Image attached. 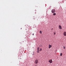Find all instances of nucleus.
<instances>
[{
    "instance_id": "nucleus-1",
    "label": "nucleus",
    "mask_w": 66,
    "mask_h": 66,
    "mask_svg": "<svg viewBox=\"0 0 66 66\" xmlns=\"http://www.w3.org/2000/svg\"><path fill=\"white\" fill-rule=\"evenodd\" d=\"M51 12L52 13H54L55 12V9H53L52 10Z\"/></svg>"
},
{
    "instance_id": "nucleus-2",
    "label": "nucleus",
    "mask_w": 66,
    "mask_h": 66,
    "mask_svg": "<svg viewBox=\"0 0 66 66\" xmlns=\"http://www.w3.org/2000/svg\"><path fill=\"white\" fill-rule=\"evenodd\" d=\"M35 63L36 64H37L38 63V60H35Z\"/></svg>"
},
{
    "instance_id": "nucleus-3",
    "label": "nucleus",
    "mask_w": 66,
    "mask_h": 66,
    "mask_svg": "<svg viewBox=\"0 0 66 66\" xmlns=\"http://www.w3.org/2000/svg\"><path fill=\"white\" fill-rule=\"evenodd\" d=\"M39 47H38L37 48V53H39Z\"/></svg>"
},
{
    "instance_id": "nucleus-4",
    "label": "nucleus",
    "mask_w": 66,
    "mask_h": 66,
    "mask_svg": "<svg viewBox=\"0 0 66 66\" xmlns=\"http://www.w3.org/2000/svg\"><path fill=\"white\" fill-rule=\"evenodd\" d=\"M49 62L50 63H52V60H50L49 61Z\"/></svg>"
},
{
    "instance_id": "nucleus-5",
    "label": "nucleus",
    "mask_w": 66,
    "mask_h": 66,
    "mask_svg": "<svg viewBox=\"0 0 66 66\" xmlns=\"http://www.w3.org/2000/svg\"><path fill=\"white\" fill-rule=\"evenodd\" d=\"M59 29H60V30L62 29V26L61 25H59Z\"/></svg>"
},
{
    "instance_id": "nucleus-6",
    "label": "nucleus",
    "mask_w": 66,
    "mask_h": 66,
    "mask_svg": "<svg viewBox=\"0 0 66 66\" xmlns=\"http://www.w3.org/2000/svg\"><path fill=\"white\" fill-rule=\"evenodd\" d=\"M63 35L64 36H66V32H64L63 33Z\"/></svg>"
},
{
    "instance_id": "nucleus-7",
    "label": "nucleus",
    "mask_w": 66,
    "mask_h": 66,
    "mask_svg": "<svg viewBox=\"0 0 66 66\" xmlns=\"http://www.w3.org/2000/svg\"><path fill=\"white\" fill-rule=\"evenodd\" d=\"M52 47V46H51V45H50V44L49 45V48H51Z\"/></svg>"
},
{
    "instance_id": "nucleus-8",
    "label": "nucleus",
    "mask_w": 66,
    "mask_h": 66,
    "mask_svg": "<svg viewBox=\"0 0 66 66\" xmlns=\"http://www.w3.org/2000/svg\"><path fill=\"white\" fill-rule=\"evenodd\" d=\"M53 15L54 16H55V15H56V13H54L53 14Z\"/></svg>"
},
{
    "instance_id": "nucleus-9",
    "label": "nucleus",
    "mask_w": 66,
    "mask_h": 66,
    "mask_svg": "<svg viewBox=\"0 0 66 66\" xmlns=\"http://www.w3.org/2000/svg\"><path fill=\"white\" fill-rule=\"evenodd\" d=\"M42 48H41L39 50V51H42Z\"/></svg>"
},
{
    "instance_id": "nucleus-10",
    "label": "nucleus",
    "mask_w": 66,
    "mask_h": 66,
    "mask_svg": "<svg viewBox=\"0 0 66 66\" xmlns=\"http://www.w3.org/2000/svg\"><path fill=\"white\" fill-rule=\"evenodd\" d=\"M40 34H42V31H40Z\"/></svg>"
},
{
    "instance_id": "nucleus-11",
    "label": "nucleus",
    "mask_w": 66,
    "mask_h": 66,
    "mask_svg": "<svg viewBox=\"0 0 66 66\" xmlns=\"http://www.w3.org/2000/svg\"><path fill=\"white\" fill-rule=\"evenodd\" d=\"M60 56H62V53H60Z\"/></svg>"
},
{
    "instance_id": "nucleus-12",
    "label": "nucleus",
    "mask_w": 66,
    "mask_h": 66,
    "mask_svg": "<svg viewBox=\"0 0 66 66\" xmlns=\"http://www.w3.org/2000/svg\"><path fill=\"white\" fill-rule=\"evenodd\" d=\"M63 48L64 49H65V47L64 46H63Z\"/></svg>"
},
{
    "instance_id": "nucleus-13",
    "label": "nucleus",
    "mask_w": 66,
    "mask_h": 66,
    "mask_svg": "<svg viewBox=\"0 0 66 66\" xmlns=\"http://www.w3.org/2000/svg\"><path fill=\"white\" fill-rule=\"evenodd\" d=\"M54 34H56V33H55V32H54Z\"/></svg>"
},
{
    "instance_id": "nucleus-14",
    "label": "nucleus",
    "mask_w": 66,
    "mask_h": 66,
    "mask_svg": "<svg viewBox=\"0 0 66 66\" xmlns=\"http://www.w3.org/2000/svg\"><path fill=\"white\" fill-rule=\"evenodd\" d=\"M32 35H34V34H32Z\"/></svg>"
}]
</instances>
